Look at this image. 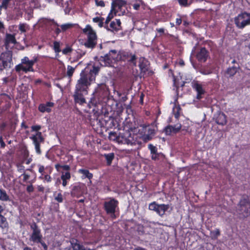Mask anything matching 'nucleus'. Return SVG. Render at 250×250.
Instances as JSON below:
<instances>
[{
	"label": "nucleus",
	"instance_id": "1",
	"mask_svg": "<svg viewBox=\"0 0 250 250\" xmlns=\"http://www.w3.org/2000/svg\"><path fill=\"white\" fill-rule=\"evenodd\" d=\"M99 71V67L95 66L88 73L84 70L82 71L80 78L77 82L73 95L75 104L83 105L86 103L84 96L88 94L89 86L91 85V82L95 80V76Z\"/></svg>",
	"mask_w": 250,
	"mask_h": 250
},
{
	"label": "nucleus",
	"instance_id": "2",
	"mask_svg": "<svg viewBox=\"0 0 250 250\" xmlns=\"http://www.w3.org/2000/svg\"><path fill=\"white\" fill-rule=\"evenodd\" d=\"M133 128L131 126H125L123 132H120L119 135L116 136L117 141L121 144L135 146L140 144L136 138V135L131 133Z\"/></svg>",
	"mask_w": 250,
	"mask_h": 250
},
{
	"label": "nucleus",
	"instance_id": "3",
	"mask_svg": "<svg viewBox=\"0 0 250 250\" xmlns=\"http://www.w3.org/2000/svg\"><path fill=\"white\" fill-rule=\"evenodd\" d=\"M237 214L240 219H245L250 215V201L247 195H243L236 209Z\"/></svg>",
	"mask_w": 250,
	"mask_h": 250
},
{
	"label": "nucleus",
	"instance_id": "4",
	"mask_svg": "<svg viewBox=\"0 0 250 250\" xmlns=\"http://www.w3.org/2000/svg\"><path fill=\"white\" fill-rule=\"evenodd\" d=\"M42 127L40 125H35L31 126L32 131H37L35 135H33L30 137V139L32 140L33 144L35 146V151L37 154H41L42 150L41 149V144L44 143V138L42 136V133L39 131Z\"/></svg>",
	"mask_w": 250,
	"mask_h": 250
},
{
	"label": "nucleus",
	"instance_id": "5",
	"mask_svg": "<svg viewBox=\"0 0 250 250\" xmlns=\"http://www.w3.org/2000/svg\"><path fill=\"white\" fill-rule=\"evenodd\" d=\"M156 132L155 126L152 125H142L138 130L139 135H140L142 140L145 142L151 140L155 136Z\"/></svg>",
	"mask_w": 250,
	"mask_h": 250
},
{
	"label": "nucleus",
	"instance_id": "6",
	"mask_svg": "<svg viewBox=\"0 0 250 250\" xmlns=\"http://www.w3.org/2000/svg\"><path fill=\"white\" fill-rule=\"evenodd\" d=\"M98 61L102 65L110 66L112 63L119 62V52L116 50H111L104 56H101Z\"/></svg>",
	"mask_w": 250,
	"mask_h": 250
},
{
	"label": "nucleus",
	"instance_id": "7",
	"mask_svg": "<svg viewBox=\"0 0 250 250\" xmlns=\"http://www.w3.org/2000/svg\"><path fill=\"white\" fill-rule=\"evenodd\" d=\"M119 61L136 66L137 57L135 54H133L130 50H122L119 52Z\"/></svg>",
	"mask_w": 250,
	"mask_h": 250
},
{
	"label": "nucleus",
	"instance_id": "8",
	"mask_svg": "<svg viewBox=\"0 0 250 250\" xmlns=\"http://www.w3.org/2000/svg\"><path fill=\"white\" fill-rule=\"evenodd\" d=\"M108 201L104 203L103 208L106 214L110 215L112 218H115L116 208H118L119 201L114 198H109Z\"/></svg>",
	"mask_w": 250,
	"mask_h": 250
},
{
	"label": "nucleus",
	"instance_id": "9",
	"mask_svg": "<svg viewBox=\"0 0 250 250\" xmlns=\"http://www.w3.org/2000/svg\"><path fill=\"white\" fill-rule=\"evenodd\" d=\"M234 23L237 27L243 29L250 25V13L243 12L234 18Z\"/></svg>",
	"mask_w": 250,
	"mask_h": 250
},
{
	"label": "nucleus",
	"instance_id": "10",
	"mask_svg": "<svg viewBox=\"0 0 250 250\" xmlns=\"http://www.w3.org/2000/svg\"><path fill=\"white\" fill-rule=\"evenodd\" d=\"M83 32L87 33V40L84 43V45L88 48H94L97 44V38L95 32L90 25H87Z\"/></svg>",
	"mask_w": 250,
	"mask_h": 250
},
{
	"label": "nucleus",
	"instance_id": "11",
	"mask_svg": "<svg viewBox=\"0 0 250 250\" xmlns=\"http://www.w3.org/2000/svg\"><path fill=\"white\" fill-rule=\"evenodd\" d=\"M15 70L17 72H20L21 71L25 73L34 72L33 62L30 61L28 57H24L21 60V63L16 65Z\"/></svg>",
	"mask_w": 250,
	"mask_h": 250
},
{
	"label": "nucleus",
	"instance_id": "12",
	"mask_svg": "<svg viewBox=\"0 0 250 250\" xmlns=\"http://www.w3.org/2000/svg\"><path fill=\"white\" fill-rule=\"evenodd\" d=\"M30 228L32 230V233L30 236L29 240L35 243L41 242V240L42 238V235L40 228L35 222L30 225Z\"/></svg>",
	"mask_w": 250,
	"mask_h": 250
},
{
	"label": "nucleus",
	"instance_id": "13",
	"mask_svg": "<svg viewBox=\"0 0 250 250\" xmlns=\"http://www.w3.org/2000/svg\"><path fill=\"white\" fill-rule=\"evenodd\" d=\"M85 187L83 184L77 183L74 185L71 188V196L72 197L79 198L82 196L85 191Z\"/></svg>",
	"mask_w": 250,
	"mask_h": 250
},
{
	"label": "nucleus",
	"instance_id": "14",
	"mask_svg": "<svg viewBox=\"0 0 250 250\" xmlns=\"http://www.w3.org/2000/svg\"><path fill=\"white\" fill-rule=\"evenodd\" d=\"M192 88L196 91V99L200 100L203 98L202 95L205 93V90L203 87V85L197 81H194L191 83Z\"/></svg>",
	"mask_w": 250,
	"mask_h": 250
},
{
	"label": "nucleus",
	"instance_id": "15",
	"mask_svg": "<svg viewBox=\"0 0 250 250\" xmlns=\"http://www.w3.org/2000/svg\"><path fill=\"white\" fill-rule=\"evenodd\" d=\"M104 28L115 34L122 30L121 21L119 19H115L110 23L109 26H104Z\"/></svg>",
	"mask_w": 250,
	"mask_h": 250
},
{
	"label": "nucleus",
	"instance_id": "16",
	"mask_svg": "<svg viewBox=\"0 0 250 250\" xmlns=\"http://www.w3.org/2000/svg\"><path fill=\"white\" fill-rule=\"evenodd\" d=\"M126 4V1L125 0H114L111 3V12H114V15H116L118 10H121L122 7Z\"/></svg>",
	"mask_w": 250,
	"mask_h": 250
},
{
	"label": "nucleus",
	"instance_id": "17",
	"mask_svg": "<svg viewBox=\"0 0 250 250\" xmlns=\"http://www.w3.org/2000/svg\"><path fill=\"white\" fill-rule=\"evenodd\" d=\"M108 94V88L105 83H101L96 88L93 95L101 98L105 97Z\"/></svg>",
	"mask_w": 250,
	"mask_h": 250
},
{
	"label": "nucleus",
	"instance_id": "18",
	"mask_svg": "<svg viewBox=\"0 0 250 250\" xmlns=\"http://www.w3.org/2000/svg\"><path fill=\"white\" fill-rule=\"evenodd\" d=\"M209 55L208 51L205 47H201L197 53L196 57L199 62H205Z\"/></svg>",
	"mask_w": 250,
	"mask_h": 250
},
{
	"label": "nucleus",
	"instance_id": "19",
	"mask_svg": "<svg viewBox=\"0 0 250 250\" xmlns=\"http://www.w3.org/2000/svg\"><path fill=\"white\" fill-rule=\"evenodd\" d=\"M54 106V103L47 102L45 104H40L38 106V110L42 113H50Z\"/></svg>",
	"mask_w": 250,
	"mask_h": 250
},
{
	"label": "nucleus",
	"instance_id": "20",
	"mask_svg": "<svg viewBox=\"0 0 250 250\" xmlns=\"http://www.w3.org/2000/svg\"><path fill=\"white\" fill-rule=\"evenodd\" d=\"M16 43L17 41L15 35L6 33L4 39V46L5 48L8 49L10 43L15 44Z\"/></svg>",
	"mask_w": 250,
	"mask_h": 250
},
{
	"label": "nucleus",
	"instance_id": "21",
	"mask_svg": "<svg viewBox=\"0 0 250 250\" xmlns=\"http://www.w3.org/2000/svg\"><path fill=\"white\" fill-rule=\"evenodd\" d=\"M6 55V53H2L0 56V60L2 62L1 65L3 66V68H5L10 67V66L9 65V63H10L12 61L11 57H9V56H7V58L5 57Z\"/></svg>",
	"mask_w": 250,
	"mask_h": 250
},
{
	"label": "nucleus",
	"instance_id": "22",
	"mask_svg": "<svg viewBox=\"0 0 250 250\" xmlns=\"http://www.w3.org/2000/svg\"><path fill=\"white\" fill-rule=\"evenodd\" d=\"M78 172L81 174V179H84L87 178L90 181L93 178V175L92 173L90 172L87 169L81 168L78 169Z\"/></svg>",
	"mask_w": 250,
	"mask_h": 250
},
{
	"label": "nucleus",
	"instance_id": "23",
	"mask_svg": "<svg viewBox=\"0 0 250 250\" xmlns=\"http://www.w3.org/2000/svg\"><path fill=\"white\" fill-rule=\"evenodd\" d=\"M139 67L142 72L146 73L148 71V61L144 57L140 58Z\"/></svg>",
	"mask_w": 250,
	"mask_h": 250
},
{
	"label": "nucleus",
	"instance_id": "24",
	"mask_svg": "<svg viewBox=\"0 0 250 250\" xmlns=\"http://www.w3.org/2000/svg\"><path fill=\"white\" fill-rule=\"evenodd\" d=\"M181 128V125L177 127L175 126L168 125L165 128V132L166 135H170L172 132L176 133L179 132Z\"/></svg>",
	"mask_w": 250,
	"mask_h": 250
},
{
	"label": "nucleus",
	"instance_id": "25",
	"mask_svg": "<svg viewBox=\"0 0 250 250\" xmlns=\"http://www.w3.org/2000/svg\"><path fill=\"white\" fill-rule=\"evenodd\" d=\"M39 172L41 174V176H43L47 173L51 174L53 171V168L50 166H47L45 167L41 165H38Z\"/></svg>",
	"mask_w": 250,
	"mask_h": 250
},
{
	"label": "nucleus",
	"instance_id": "26",
	"mask_svg": "<svg viewBox=\"0 0 250 250\" xmlns=\"http://www.w3.org/2000/svg\"><path fill=\"white\" fill-rule=\"evenodd\" d=\"M215 122L218 125H224L227 124V116L223 113H219L216 117Z\"/></svg>",
	"mask_w": 250,
	"mask_h": 250
},
{
	"label": "nucleus",
	"instance_id": "27",
	"mask_svg": "<svg viewBox=\"0 0 250 250\" xmlns=\"http://www.w3.org/2000/svg\"><path fill=\"white\" fill-rule=\"evenodd\" d=\"M169 208L168 204L166 205L164 204H159L156 213L160 216L162 217Z\"/></svg>",
	"mask_w": 250,
	"mask_h": 250
},
{
	"label": "nucleus",
	"instance_id": "28",
	"mask_svg": "<svg viewBox=\"0 0 250 250\" xmlns=\"http://www.w3.org/2000/svg\"><path fill=\"white\" fill-rule=\"evenodd\" d=\"M73 250H85L84 247L79 243L76 239H72L70 241Z\"/></svg>",
	"mask_w": 250,
	"mask_h": 250
},
{
	"label": "nucleus",
	"instance_id": "29",
	"mask_svg": "<svg viewBox=\"0 0 250 250\" xmlns=\"http://www.w3.org/2000/svg\"><path fill=\"white\" fill-rule=\"evenodd\" d=\"M0 200L1 201H10L9 196L7 195L6 191L3 189H0Z\"/></svg>",
	"mask_w": 250,
	"mask_h": 250
},
{
	"label": "nucleus",
	"instance_id": "30",
	"mask_svg": "<svg viewBox=\"0 0 250 250\" xmlns=\"http://www.w3.org/2000/svg\"><path fill=\"white\" fill-rule=\"evenodd\" d=\"M239 68V67H236L233 66L232 67H229L226 71V73L229 76L232 77L235 75L237 73L238 69Z\"/></svg>",
	"mask_w": 250,
	"mask_h": 250
},
{
	"label": "nucleus",
	"instance_id": "31",
	"mask_svg": "<svg viewBox=\"0 0 250 250\" xmlns=\"http://www.w3.org/2000/svg\"><path fill=\"white\" fill-rule=\"evenodd\" d=\"M104 156L106 160L107 165L108 166L111 165L115 157L114 153L112 152L108 154H104Z\"/></svg>",
	"mask_w": 250,
	"mask_h": 250
},
{
	"label": "nucleus",
	"instance_id": "32",
	"mask_svg": "<svg viewBox=\"0 0 250 250\" xmlns=\"http://www.w3.org/2000/svg\"><path fill=\"white\" fill-rule=\"evenodd\" d=\"M8 226L7 219L3 215H0V228L4 229Z\"/></svg>",
	"mask_w": 250,
	"mask_h": 250
},
{
	"label": "nucleus",
	"instance_id": "33",
	"mask_svg": "<svg viewBox=\"0 0 250 250\" xmlns=\"http://www.w3.org/2000/svg\"><path fill=\"white\" fill-rule=\"evenodd\" d=\"M104 18L102 17H96L93 18L92 19V21L94 22L98 23V25L100 27H102L103 26H104Z\"/></svg>",
	"mask_w": 250,
	"mask_h": 250
},
{
	"label": "nucleus",
	"instance_id": "34",
	"mask_svg": "<svg viewBox=\"0 0 250 250\" xmlns=\"http://www.w3.org/2000/svg\"><path fill=\"white\" fill-rule=\"evenodd\" d=\"M75 71V68L71 65H67V72L66 75L69 78L71 79Z\"/></svg>",
	"mask_w": 250,
	"mask_h": 250
},
{
	"label": "nucleus",
	"instance_id": "35",
	"mask_svg": "<svg viewBox=\"0 0 250 250\" xmlns=\"http://www.w3.org/2000/svg\"><path fill=\"white\" fill-rule=\"evenodd\" d=\"M210 234L212 239H216L220 235V231L219 229H216L215 230L210 232Z\"/></svg>",
	"mask_w": 250,
	"mask_h": 250
},
{
	"label": "nucleus",
	"instance_id": "36",
	"mask_svg": "<svg viewBox=\"0 0 250 250\" xmlns=\"http://www.w3.org/2000/svg\"><path fill=\"white\" fill-rule=\"evenodd\" d=\"M115 16V15H114V12H111V10H110V11L108 14L107 17H106V19L104 22V26H106L107 25H108V24L109 22V21L113 18L114 16Z\"/></svg>",
	"mask_w": 250,
	"mask_h": 250
},
{
	"label": "nucleus",
	"instance_id": "37",
	"mask_svg": "<svg viewBox=\"0 0 250 250\" xmlns=\"http://www.w3.org/2000/svg\"><path fill=\"white\" fill-rule=\"evenodd\" d=\"M53 49L55 53H59L61 51L60 43L59 42L55 41L53 42Z\"/></svg>",
	"mask_w": 250,
	"mask_h": 250
},
{
	"label": "nucleus",
	"instance_id": "38",
	"mask_svg": "<svg viewBox=\"0 0 250 250\" xmlns=\"http://www.w3.org/2000/svg\"><path fill=\"white\" fill-rule=\"evenodd\" d=\"M181 110V108L179 105L176 106L174 109V117L176 119H178L180 117V112Z\"/></svg>",
	"mask_w": 250,
	"mask_h": 250
},
{
	"label": "nucleus",
	"instance_id": "39",
	"mask_svg": "<svg viewBox=\"0 0 250 250\" xmlns=\"http://www.w3.org/2000/svg\"><path fill=\"white\" fill-rule=\"evenodd\" d=\"M159 204H157L155 202H153L149 205L148 208L149 210L154 211L156 212Z\"/></svg>",
	"mask_w": 250,
	"mask_h": 250
},
{
	"label": "nucleus",
	"instance_id": "40",
	"mask_svg": "<svg viewBox=\"0 0 250 250\" xmlns=\"http://www.w3.org/2000/svg\"><path fill=\"white\" fill-rule=\"evenodd\" d=\"M40 179L44 180L46 181L47 182L49 183L52 181V178L50 176V174L48 173H46L43 175V176H40L39 177Z\"/></svg>",
	"mask_w": 250,
	"mask_h": 250
},
{
	"label": "nucleus",
	"instance_id": "41",
	"mask_svg": "<svg viewBox=\"0 0 250 250\" xmlns=\"http://www.w3.org/2000/svg\"><path fill=\"white\" fill-rule=\"evenodd\" d=\"M97 103V101L95 99V97H92L87 105L89 108H91L93 106H95Z\"/></svg>",
	"mask_w": 250,
	"mask_h": 250
},
{
	"label": "nucleus",
	"instance_id": "42",
	"mask_svg": "<svg viewBox=\"0 0 250 250\" xmlns=\"http://www.w3.org/2000/svg\"><path fill=\"white\" fill-rule=\"evenodd\" d=\"M148 148L150 151L151 155L157 152V148L155 146H154L152 144H149L148 145Z\"/></svg>",
	"mask_w": 250,
	"mask_h": 250
},
{
	"label": "nucleus",
	"instance_id": "43",
	"mask_svg": "<svg viewBox=\"0 0 250 250\" xmlns=\"http://www.w3.org/2000/svg\"><path fill=\"white\" fill-rule=\"evenodd\" d=\"M162 156L163 154L162 153H158V152H157L156 153L152 154L151 157L152 160L156 161L159 160L160 159V157H162Z\"/></svg>",
	"mask_w": 250,
	"mask_h": 250
},
{
	"label": "nucleus",
	"instance_id": "44",
	"mask_svg": "<svg viewBox=\"0 0 250 250\" xmlns=\"http://www.w3.org/2000/svg\"><path fill=\"white\" fill-rule=\"evenodd\" d=\"M72 27V24H70V23L62 24L61 26V29L62 32H64V31H66L67 30L71 28Z\"/></svg>",
	"mask_w": 250,
	"mask_h": 250
},
{
	"label": "nucleus",
	"instance_id": "45",
	"mask_svg": "<svg viewBox=\"0 0 250 250\" xmlns=\"http://www.w3.org/2000/svg\"><path fill=\"white\" fill-rule=\"evenodd\" d=\"M55 200L59 203H62L63 202V196L61 192L58 193L57 195L55 196Z\"/></svg>",
	"mask_w": 250,
	"mask_h": 250
},
{
	"label": "nucleus",
	"instance_id": "46",
	"mask_svg": "<svg viewBox=\"0 0 250 250\" xmlns=\"http://www.w3.org/2000/svg\"><path fill=\"white\" fill-rule=\"evenodd\" d=\"M70 178V173L69 171L66 172L64 174L62 173L61 176L62 179L69 180Z\"/></svg>",
	"mask_w": 250,
	"mask_h": 250
},
{
	"label": "nucleus",
	"instance_id": "47",
	"mask_svg": "<svg viewBox=\"0 0 250 250\" xmlns=\"http://www.w3.org/2000/svg\"><path fill=\"white\" fill-rule=\"evenodd\" d=\"M26 24L25 23H20L19 25V30L22 32L24 33L26 31V29L25 28Z\"/></svg>",
	"mask_w": 250,
	"mask_h": 250
},
{
	"label": "nucleus",
	"instance_id": "48",
	"mask_svg": "<svg viewBox=\"0 0 250 250\" xmlns=\"http://www.w3.org/2000/svg\"><path fill=\"white\" fill-rule=\"evenodd\" d=\"M95 4L97 6H100L102 7H104L105 6V3L104 1L102 0H95Z\"/></svg>",
	"mask_w": 250,
	"mask_h": 250
},
{
	"label": "nucleus",
	"instance_id": "49",
	"mask_svg": "<svg viewBox=\"0 0 250 250\" xmlns=\"http://www.w3.org/2000/svg\"><path fill=\"white\" fill-rule=\"evenodd\" d=\"M72 50V49L70 47L67 46L62 50V52L63 54L66 55L71 52Z\"/></svg>",
	"mask_w": 250,
	"mask_h": 250
},
{
	"label": "nucleus",
	"instance_id": "50",
	"mask_svg": "<svg viewBox=\"0 0 250 250\" xmlns=\"http://www.w3.org/2000/svg\"><path fill=\"white\" fill-rule=\"evenodd\" d=\"M179 4L182 6H187L188 5V0H177Z\"/></svg>",
	"mask_w": 250,
	"mask_h": 250
},
{
	"label": "nucleus",
	"instance_id": "51",
	"mask_svg": "<svg viewBox=\"0 0 250 250\" xmlns=\"http://www.w3.org/2000/svg\"><path fill=\"white\" fill-rule=\"evenodd\" d=\"M17 167H18V170L19 172H25L24 171V168L25 167L22 165H21V164H18L17 165Z\"/></svg>",
	"mask_w": 250,
	"mask_h": 250
},
{
	"label": "nucleus",
	"instance_id": "52",
	"mask_svg": "<svg viewBox=\"0 0 250 250\" xmlns=\"http://www.w3.org/2000/svg\"><path fill=\"white\" fill-rule=\"evenodd\" d=\"M34 189V187L32 184H31L30 185H28L26 188V191L28 193H31V192H33Z\"/></svg>",
	"mask_w": 250,
	"mask_h": 250
},
{
	"label": "nucleus",
	"instance_id": "53",
	"mask_svg": "<svg viewBox=\"0 0 250 250\" xmlns=\"http://www.w3.org/2000/svg\"><path fill=\"white\" fill-rule=\"evenodd\" d=\"M6 146L5 142L3 141L2 136L0 137V148H4Z\"/></svg>",
	"mask_w": 250,
	"mask_h": 250
},
{
	"label": "nucleus",
	"instance_id": "54",
	"mask_svg": "<svg viewBox=\"0 0 250 250\" xmlns=\"http://www.w3.org/2000/svg\"><path fill=\"white\" fill-rule=\"evenodd\" d=\"M37 244L40 243L42 245V246L43 247L44 250H47L48 249V246L45 244V243L42 241V239L41 240V242H38Z\"/></svg>",
	"mask_w": 250,
	"mask_h": 250
},
{
	"label": "nucleus",
	"instance_id": "55",
	"mask_svg": "<svg viewBox=\"0 0 250 250\" xmlns=\"http://www.w3.org/2000/svg\"><path fill=\"white\" fill-rule=\"evenodd\" d=\"M22 175L23 176V180L24 182L27 181L29 179L30 175L26 174L25 172H24Z\"/></svg>",
	"mask_w": 250,
	"mask_h": 250
},
{
	"label": "nucleus",
	"instance_id": "56",
	"mask_svg": "<svg viewBox=\"0 0 250 250\" xmlns=\"http://www.w3.org/2000/svg\"><path fill=\"white\" fill-rule=\"evenodd\" d=\"M11 0H2V6H6L7 7L8 6L9 3Z\"/></svg>",
	"mask_w": 250,
	"mask_h": 250
},
{
	"label": "nucleus",
	"instance_id": "57",
	"mask_svg": "<svg viewBox=\"0 0 250 250\" xmlns=\"http://www.w3.org/2000/svg\"><path fill=\"white\" fill-rule=\"evenodd\" d=\"M29 151L27 149H25L23 151L24 157L25 158H27L29 157Z\"/></svg>",
	"mask_w": 250,
	"mask_h": 250
},
{
	"label": "nucleus",
	"instance_id": "58",
	"mask_svg": "<svg viewBox=\"0 0 250 250\" xmlns=\"http://www.w3.org/2000/svg\"><path fill=\"white\" fill-rule=\"evenodd\" d=\"M182 20L181 18H177L176 19V24L177 25H180L181 23H182Z\"/></svg>",
	"mask_w": 250,
	"mask_h": 250
},
{
	"label": "nucleus",
	"instance_id": "59",
	"mask_svg": "<svg viewBox=\"0 0 250 250\" xmlns=\"http://www.w3.org/2000/svg\"><path fill=\"white\" fill-rule=\"evenodd\" d=\"M62 168L64 170L69 171L70 169V167L68 165H63L62 166Z\"/></svg>",
	"mask_w": 250,
	"mask_h": 250
},
{
	"label": "nucleus",
	"instance_id": "60",
	"mask_svg": "<svg viewBox=\"0 0 250 250\" xmlns=\"http://www.w3.org/2000/svg\"><path fill=\"white\" fill-rule=\"evenodd\" d=\"M140 4L139 3H134L133 5V7L135 10H138L140 8Z\"/></svg>",
	"mask_w": 250,
	"mask_h": 250
},
{
	"label": "nucleus",
	"instance_id": "61",
	"mask_svg": "<svg viewBox=\"0 0 250 250\" xmlns=\"http://www.w3.org/2000/svg\"><path fill=\"white\" fill-rule=\"evenodd\" d=\"M37 188L39 191L42 192L44 191V188L42 185L38 186Z\"/></svg>",
	"mask_w": 250,
	"mask_h": 250
},
{
	"label": "nucleus",
	"instance_id": "62",
	"mask_svg": "<svg viewBox=\"0 0 250 250\" xmlns=\"http://www.w3.org/2000/svg\"><path fill=\"white\" fill-rule=\"evenodd\" d=\"M144 97V95L143 93H142L140 97V103L142 104H143Z\"/></svg>",
	"mask_w": 250,
	"mask_h": 250
},
{
	"label": "nucleus",
	"instance_id": "63",
	"mask_svg": "<svg viewBox=\"0 0 250 250\" xmlns=\"http://www.w3.org/2000/svg\"><path fill=\"white\" fill-rule=\"evenodd\" d=\"M156 31L161 34H164L165 32V30L163 28H157Z\"/></svg>",
	"mask_w": 250,
	"mask_h": 250
},
{
	"label": "nucleus",
	"instance_id": "64",
	"mask_svg": "<svg viewBox=\"0 0 250 250\" xmlns=\"http://www.w3.org/2000/svg\"><path fill=\"white\" fill-rule=\"evenodd\" d=\"M54 32L57 35H58L61 33V30L59 28L57 27L55 29Z\"/></svg>",
	"mask_w": 250,
	"mask_h": 250
}]
</instances>
